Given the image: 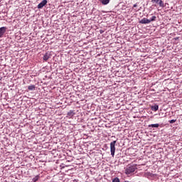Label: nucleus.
Instances as JSON below:
<instances>
[{
	"label": "nucleus",
	"instance_id": "14",
	"mask_svg": "<svg viewBox=\"0 0 182 182\" xmlns=\"http://www.w3.org/2000/svg\"><path fill=\"white\" fill-rule=\"evenodd\" d=\"M156 19H157V17H156V16H153L150 19V23L151 22H154V21H156Z\"/></svg>",
	"mask_w": 182,
	"mask_h": 182
},
{
	"label": "nucleus",
	"instance_id": "13",
	"mask_svg": "<svg viewBox=\"0 0 182 182\" xmlns=\"http://www.w3.org/2000/svg\"><path fill=\"white\" fill-rule=\"evenodd\" d=\"M41 176H39V175H37L36 176H35L33 178V182H36L39 180Z\"/></svg>",
	"mask_w": 182,
	"mask_h": 182
},
{
	"label": "nucleus",
	"instance_id": "8",
	"mask_svg": "<svg viewBox=\"0 0 182 182\" xmlns=\"http://www.w3.org/2000/svg\"><path fill=\"white\" fill-rule=\"evenodd\" d=\"M68 117H69L70 119L71 117H73L75 116V112L73 110H70V112H68L67 114Z\"/></svg>",
	"mask_w": 182,
	"mask_h": 182
},
{
	"label": "nucleus",
	"instance_id": "2",
	"mask_svg": "<svg viewBox=\"0 0 182 182\" xmlns=\"http://www.w3.org/2000/svg\"><path fill=\"white\" fill-rule=\"evenodd\" d=\"M136 171V166H129L126 168L125 173L127 174H132V173H134Z\"/></svg>",
	"mask_w": 182,
	"mask_h": 182
},
{
	"label": "nucleus",
	"instance_id": "10",
	"mask_svg": "<svg viewBox=\"0 0 182 182\" xmlns=\"http://www.w3.org/2000/svg\"><path fill=\"white\" fill-rule=\"evenodd\" d=\"M100 2L102 5H107L110 2V0H100Z\"/></svg>",
	"mask_w": 182,
	"mask_h": 182
},
{
	"label": "nucleus",
	"instance_id": "16",
	"mask_svg": "<svg viewBox=\"0 0 182 182\" xmlns=\"http://www.w3.org/2000/svg\"><path fill=\"white\" fill-rule=\"evenodd\" d=\"M169 123H171V124H173V123H176V119H172L169 121Z\"/></svg>",
	"mask_w": 182,
	"mask_h": 182
},
{
	"label": "nucleus",
	"instance_id": "12",
	"mask_svg": "<svg viewBox=\"0 0 182 182\" xmlns=\"http://www.w3.org/2000/svg\"><path fill=\"white\" fill-rule=\"evenodd\" d=\"M28 89L29 90H35L36 89V86H35V85H29V86L28 87Z\"/></svg>",
	"mask_w": 182,
	"mask_h": 182
},
{
	"label": "nucleus",
	"instance_id": "15",
	"mask_svg": "<svg viewBox=\"0 0 182 182\" xmlns=\"http://www.w3.org/2000/svg\"><path fill=\"white\" fill-rule=\"evenodd\" d=\"M112 182H120V179H119V178L116 177L112 180Z\"/></svg>",
	"mask_w": 182,
	"mask_h": 182
},
{
	"label": "nucleus",
	"instance_id": "9",
	"mask_svg": "<svg viewBox=\"0 0 182 182\" xmlns=\"http://www.w3.org/2000/svg\"><path fill=\"white\" fill-rule=\"evenodd\" d=\"M159 126H160V124H149V126H148V127L150 129V128H151V127H153V128H157V127H159Z\"/></svg>",
	"mask_w": 182,
	"mask_h": 182
},
{
	"label": "nucleus",
	"instance_id": "1",
	"mask_svg": "<svg viewBox=\"0 0 182 182\" xmlns=\"http://www.w3.org/2000/svg\"><path fill=\"white\" fill-rule=\"evenodd\" d=\"M116 143L117 141H113L112 142L110 143V151H111V156L112 157H114V153L116 151Z\"/></svg>",
	"mask_w": 182,
	"mask_h": 182
},
{
	"label": "nucleus",
	"instance_id": "5",
	"mask_svg": "<svg viewBox=\"0 0 182 182\" xmlns=\"http://www.w3.org/2000/svg\"><path fill=\"white\" fill-rule=\"evenodd\" d=\"M50 57H51V55H50V53L49 52H47L46 53V55H43V60H45V62H48V60H49V59H50Z\"/></svg>",
	"mask_w": 182,
	"mask_h": 182
},
{
	"label": "nucleus",
	"instance_id": "4",
	"mask_svg": "<svg viewBox=\"0 0 182 182\" xmlns=\"http://www.w3.org/2000/svg\"><path fill=\"white\" fill-rule=\"evenodd\" d=\"M46 4H48V0H43L37 6V8L38 9H42V8H43V6H45V5H46Z\"/></svg>",
	"mask_w": 182,
	"mask_h": 182
},
{
	"label": "nucleus",
	"instance_id": "11",
	"mask_svg": "<svg viewBox=\"0 0 182 182\" xmlns=\"http://www.w3.org/2000/svg\"><path fill=\"white\" fill-rule=\"evenodd\" d=\"M151 110L154 112H157L159 110V105H154L151 107Z\"/></svg>",
	"mask_w": 182,
	"mask_h": 182
},
{
	"label": "nucleus",
	"instance_id": "17",
	"mask_svg": "<svg viewBox=\"0 0 182 182\" xmlns=\"http://www.w3.org/2000/svg\"><path fill=\"white\" fill-rule=\"evenodd\" d=\"M137 6V4H134L133 8H136Z\"/></svg>",
	"mask_w": 182,
	"mask_h": 182
},
{
	"label": "nucleus",
	"instance_id": "3",
	"mask_svg": "<svg viewBox=\"0 0 182 182\" xmlns=\"http://www.w3.org/2000/svg\"><path fill=\"white\" fill-rule=\"evenodd\" d=\"M152 4H158L161 8H164V2L161 0H151Z\"/></svg>",
	"mask_w": 182,
	"mask_h": 182
},
{
	"label": "nucleus",
	"instance_id": "6",
	"mask_svg": "<svg viewBox=\"0 0 182 182\" xmlns=\"http://www.w3.org/2000/svg\"><path fill=\"white\" fill-rule=\"evenodd\" d=\"M6 29H8L6 27L0 28V38H2L4 35H5V33L6 32Z\"/></svg>",
	"mask_w": 182,
	"mask_h": 182
},
{
	"label": "nucleus",
	"instance_id": "7",
	"mask_svg": "<svg viewBox=\"0 0 182 182\" xmlns=\"http://www.w3.org/2000/svg\"><path fill=\"white\" fill-rule=\"evenodd\" d=\"M139 23H142V24L150 23V21H149V18H142V19L139 21Z\"/></svg>",
	"mask_w": 182,
	"mask_h": 182
}]
</instances>
